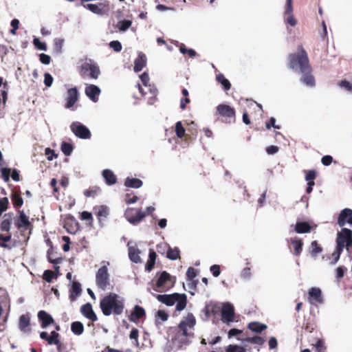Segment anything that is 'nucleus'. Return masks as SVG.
<instances>
[{"instance_id":"1","label":"nucleus","mask_w":352,"mask_h":352,"mask_svg":"<svg viewBox=\"0 0 352 352\" xmlns=\"http://www.w3.org/2000/svg\"><path fill=\"white\" fill-rule=\"evenodd\" d=\"M288 67L295 72L302 74L300 81L308 87L315 86V78L312 74L308 54L302 44L298 45L296 52L290 53L287 57Z\"/></svg>"},{"instance_id":"2","label":"nucleus","mask_w":352,"mask_h":352,"mask_svg":"<svg viewBox=\"0 0 352 352\" xmlns=\"http://www.w3.org/2000/svg\"><path fill=\"white\" fill-rule=\"evenodd\" d=\"M100 307L102 314L106 316L112 314L120 315L124 309V300L116 293H109L101 299Z\"/></svg>"},{"instance_id":"3","label":"nucleus","mask_w":352,"mask_h":352,"mask_svg":"<svg viewBox=\"0 0 352 352\" xmlns=\"http://www.w3.org/2000/svg\"><path fill=\"white\" fill-rule=\"evenodd\" d=\"M158 301L167 306H172L176 304V310L181 311L184 310L187 304V296L185 294L174 293L172 294H158L156 296Z\"/></svg>"},{"instance_id":"4","label":"nucleus","mask_w":352,"mask_h":352,"mask_svg":"<svg viewBox=\"0 0 352 352\" xmlns=\"http://www.w3.org/2000/svg\"><path fill=\"white\" fill-rule=\"evenodd\" d=\"M195 324L196 319L195 316L192 314H188L178 324V329L182 336L186 338H193V330Z\"/></svg>"},{"instance_id":"5","label":"nucleus","mask_w":352,"mask_h":352,"mask_svg":"<svg viewBox=\"0 0 352 352\" xmlns=\"http://www.w3.org/2000/svg\"><path fill=\"white\" fill-rule=\"evenodd\" d=\"M216 114L218 119H221L223 122L230 124L235 122V110L228 104H219L216 109Z\"/></svg>"},{"instance_id":"6","label":"nucleus","mask_w":352,"mask_h":352,"mask_svg":"<svg viewBox=\"0 0 352 352\" xmlns=\"http://www.w3.org/2000/svg\"><path fill=\"white\" fill-rule=\"evenodd\" d=\"M336 246L340 250L346 248L348 252H351L352 248V231L350 229L343 228L337 234Z\"/></svg>"},{"instance_id":"7","label":"nucleus","mask_w":352,"mask_h":352,"mask_svg":"<svg viewBox=\"0 0 352 352\" xmlns=\"http://www.w3.org/2000/svg\"><path fill=\"white\" fill-rule=\"evenodd\" d=\"M79 74L82 78L89 77L97 79L100 74V70L97 64L92 63L91 60H89V62H85L80 65Z\"/></svg>"},{"instance_id":"8","label":"nucleus","mask_w":352,"mask_h":352,"mask_svg":"<svg viewBox=\"0 0 352 352\" xmlns=\"http://www.w3.org/2000/svg\"><path fill=\"white\" fill-rule=\"evenodd\" d=\"M71 131L80 139H89L91 133L89 129L79 122H74L70 125Z\"/></svg>"},{"instance_id":"9","label":"nucleus","mask_w":352,"mask_h":352,"mask_svg":"<svg viewBox=\"0 0 352 352\" xmlns=\"http://www.w3.org/2000/svg\"><path fill=\"white\" fill-rule=\"evenodd\" d=\"M109 274L107 266L101 267L97 272L96 276V281L98 287L102 290H105L109 283Z\"/></svg>"},{"instance_id":"10","label":"nucleus","mask_w":352,"mask_h":352,"mask_svg":"<svg viewBox=\"0 0 352 352\" xmlns=\"http://www.w3.org/2000/svg\"><path fill=\"white\" fill-rule=\"evenodd\" d=\"M125 217L131 223L136 224L146 217V213L140 209L129 208L125 212Z\"/></svg>"},{"instance_id":"11","label":"nucleus","mask_w":352,"mask_h":352,"mask_svg":"<svg viewBox=\"0 0 352 352\" xmlns=\"http://www.w3.org/2000/svg\"><path fill=\"white\" fill-rule=\"evenodd\" d=\"M18 214L19 217L14 222L16 227L21 231L30 230V233L33 226L29 221V217L25 214L23 210H19Z\"/></svg>"},{"instance_id":"12","label":"nucleus","mask_w":352,"mask_h":352,"mask_svg":"<svg viewBox=\"0 0 352 352\" xmlns=\"http://www.w3.org/2000/svg\"><path fill=\"white\" fill-rule=\"evenodd\" d=\"M170 275L168 272L166 271L162 272L156 281L154 289L159 291L158 289L160 288H169L172 287L173 283L170 280Z\"/></svg>"},{"instance_id":"13","label":"nucleus","mask_w":352,"mask_h":352,"mask_svg":"<svg viewBox=\"0 0 352 352\" xmlns=\"http://www.w3.org/2000/svg\"><path fill=\"white\" fill-rule=\"evenodd\" d=\"M221 320L225 323H230L234 320V309L230 303L225 304L221 309Z\"/></svg>"},{"instance_id":"14","label":"nucleus","mask_w":352,"mask_h":352,"mask_svg":"<svg viewBox=\"0 0 352 352\" xmlns=\"http://www.w3.org/2000/svg\"><path fill=\"white\" fill-rule=\"evenodd\" d=\"M308 300L311 305L322 304L323 298L321 289L318 287L310 288L308 292Z\"/></svg>"},{"instance_id":"15","label":"nucleus","mask_w":352,"mask_h":352,"mask_svg":"<svg viewBox=\"0 0 352 352\" xmlns=\"http://www.w3.org/2000/svg\"><path fill=\"white\" fill-rule=\"evenodd\" d=\"M81 5L85 9L91 11V12H93L94 14H98V15L104 14L109 10L108 6L103 3H99L98 4L81 3Z\"/></svg>"},{"instance_id":"16","label":"nucleus","mask_w":352,"mask_h":352,"mask_svg":"<svg viewBox=\"0 0 352 352\" xmlns=\"http://www.w3.org/2000/svg\"><path fill=\"white\" fill-rule=\"evenodd\" d=\"M93 210L98 219L99 223L102 225V221H104L109 214V208L104 205L96 206L94 207Z\"/></svg>"},{"instance_id":"17","label":"nucleus","mask_w":352,"mask_h":352,"mask_svg":"<svg viewBox=\"0 0 352 352\" xmlns=\"http://www.w3.org/2000/svg\"><path fill=\"white\" fill-rule=\"evenodd\" d=\"M19 329L23 333H30L32 331L30 314L29 313L22 314L19 317Z\"/></svg>"},{"instance_id":"18","label":"nucleus","mask_w":352,"mask_h":352,"mask_svg":"<svg viewBox=\"0 0 352 352\" xmlns=\"http://www.w3.org/2000/svg\"><path fill=\"white\" fill-rule=\"evenodd\" d=\"M38 321L40 322L41 327L43 329H46L50 324L54 323V320L52 316L44 310H41L37 314Z\"/></svg>"},{"instance_id":"19","label":"nucleus","mask_w":352,"mask_h":352,"mask_svg":"<svg viewBox=\"0 0 352 352\" xmlns=\"http://www.w3.org/2000/svg\"><path fill=\"white\" fill-rule=\"evenodd\" d=\"M78 100V91L76 87L70 88L67 90L66 109L72 108Z\"/></svg>"},{"instance_id":"20","label":"nucleus","mask_w":352,"mask_h":352,"mask_svg":"<svg viewBox=\"0 0 352 352\" xmlns=\"http://www.w3.org/2000/svg\"><path fill=\"white\" fill-rule=\"evenodd\" d=\"M85 94L93 102H96L98 100V96L101 91L100 89L95 85H89L85 87Z\"/></svg>"},{"instance_id":"21","label":"nucleus","mask_w":352,"mask_h":352,"mask_svg":"<svg viewBox=\"0 0 352 352\" xmlns=\"http://www.w3.org/2000/svg\"><path fill=\"white\" fill-rule=\"evenodd\" d=\"M81 314L92 322L98 320L97 316L92 309V306L89 302H87L80 307Z\"/></svg>"},{"instance_id":"22","label":"nucleus","mask_w":352,"mask_h":352,"mask_svg":"<svg viewBox=\"0 0 352 352\" xmlns=\"http://www.w3.org/2000/svg\"><path fill=\"white\" fill-rule=\"evenodd\" d=\"M346 217H349V221H348V223L352 225V210L350 208H344L341 210L338 218V224L340 227L344 226V219Z\"/></svg>"},{"instance_id":"23","label":"nucleus","mask_w":352,"mask_h":352,"mask_svg":"<svg viewBox=\"0 0 352 352\" xmlns=\"http://www.w3.org/2000/svg\"><path fill=\"white\" fill-rule=\"evenodd\" d=\"M64 227L70 234H75L80 230L78 222L74 218L67 219L65 222Z\"/></svg>"},{"instance_id":"24","label":"nucleus","mask_w":352,"mask_h":352,"mask_svg":"<svg viewBox=\"0 0 352 352\" xmlns=\"http://www.w3.org/2000/svg\"><path fill=\"white\" fill-rule=\"evenodd\" d=\"M145 310L139 305H135L131 312L129 320L133 322H137L140 318L145 316Z\"/></svg>"},{"instance_id":"25","label":"nucleus","mask_w":352,"mask_h":352,"mask_svg":"<svg viewBox=\"0 0 352 352\" xmlns=\"http://www.w3.org/2000/svg\"><path fill=\"white\" fill-rule=\"evenodd\" d=\"M290 244L294 248V254L296 256L300 255L302 251L303 242L300 239H298L297 237L291 238L289 241Z\"/></svg>"},{"instance_id":"26","label":"nucleus","mask_w":352,"mask_h":352,"mask_svg":"<svg viewBox=\"0 0 352 352\" xmlns=\"http://www.w3.org/2000/svg\"><path fill=\"white\" fill-rule=\"evenodd\" d=\"M82 292L81 285L80 283L74 281L72 288L69 290V299L72 301L76 300L77 297L80 295Z\"/></svg>"},{"instance_id":"27","label":"nucleus","mask_w":352,"mask_h":352,"mask_svg":"<svg viewBox=\"0 0 352 352\" xmlns=\"http://www.w3.org/2000/svg\"><path fill=\"white\" fill-rule=\"evenodd\" d=\"M146 64V57L144 54H139L138 57L134 61V71L140 72Z\"/></svg>"},{"instance_id":"28","label":"nucleus","mask_w":352,"mask_h":352,"mask_svg":"<svg viewBox=\"0 0 352 352\" xmlns=\"http://www.w3.org/2000/svg\"><path fill=\"white\" fill-rule=\"evenodd\" d=\"M102 176L105 179L106 183L111 186L113 185L117 182V178L113 172L109 169H105L102 171Z\"/></svg>"},{"instance_id":"29","label":"nucleus","mask_w":352,"mask_h":352,"mask_svg":"<svg viewBox=\"0 0 352 352\" xmlns=\"http://www.w3.org/2000/svg\"><path fill=\"white\" fill-rule=\"evenodd\" d=\"M140 250L135 247H129V256L131 261L135 263H141V258L140 256Z\"/></svg>"},{"instance_id":"30","label":"nucleus","mask_w":352,"mask_h":352,"mask_svg":"<svg viewBox=\"0 0 352 352\" xmlns=\"http://www.w3.org/2000/svg\"><path fill=\"white\" fill-rule=\"evenodd\" d=\"M311 227L308 222H297L295 226V231L299 234L308 233L311 231Z\"/></svg>"},{"instance_id":"31","label":"nucleus","mask_w":352,"mask_h":352,"mask_svg":"<svg viewBox=\"0 0 352 352\" xmlns=\"http://www.w3.org/2000/svg\"><path fill=\"white\" fill-rule=\"evenodd\" d=\"M156 257H157V254H156L155 252L153 250L150 249L149 254H148V259L145 265L146 270H147L148 272H150L153 269L155 263Z\"/></svg>"},{"instance_id":"32","label":"nucleus","mask_w":352,"mask_h":352,"mask_svg":"<svg viewBox=\"0 0 352 352\" xmlns=\"http://www.w3.org/2000/svg\"><path fill=\"white\" fill-rule=\"evenodd\" d=\"M248 327L252 331L260 333L263 331L267 329V325L265 324H262L259 322H251L248 324Z\"/></svg>"},{"instance_id":"33","label":"nucleus","mask_w":352,"mask_h":352,"mask_svg":"<svg viewBox=\"0 0 352 352\" xmlns=\"http://www.w3.org/2000/svg\"><path fill=\"white\" fill-rule=\"evenodd\" d=\"M142 184V181L138 178L127 177L124 181V186L129 188H139Z\"/></svg>"},{"instance_id":"34","label":"nucleus","mask_w":352,"mask_h":352,"mask_svg":"<svg viewBox=\"0 0 352 352\" xmlns=\"http://www.w3.org/2000/svg\"><path fill=\"white\" fill-rule=\"evenodd\" d=\"M11 216L9 215V214H6L4 215V219L0 224V230L3 232H9L11 228Z\"/></svg>"},{"instance_id":"35","label":"nucleus","mask_w":352,"mask_h":352,"mask_svg":"<svg viewBox=\"0 0 352 352\" xmlns=\"http://www.w3.org/2000/svg\"><path fill=\"white\" fill-rule=\"evenodd\" d=\"M11 199L13 206L16 208H19L23 204V199L21 196V192L19 191H14L12 193Z\"/></svg>"},{"instance_id":"36","label":"nucleus","mask_w":352,"mask_h":352,"mask_svg":"<svg viewBox=\"0 0 352 352\" xmlns=\"http://www.w3.org/2000/svg\"><path fill=\"white\" fill-rule=\"evenodd\" d=\"M71 330L75 335L80 336L84 331V326L81 322H73L71 324Z\"/></svg>"},{"instance_id":"37","label":"nucleus","mask_w":352,"mask_h":352,"mask_svg":"<svg viewBox=\"0 0 352 352\" xmlns=\"http://www.w3.org/2000/svg\"><path fill=\"white\" fill-rule=\"evenodd\" d=\"M216 79L217 81L223 86L224 90L228 91L230 89L231 84L230 81L227 78H226L223 74H217L216 76Z\"/></svg>"},{"instance_id":"38","label":"nucleus","mask_w":352,"mask_h":352,"mask_svg":"<svg viewBox=\"0 0 352 352\" xmlns=\"http://www.w3.org/2000/svg\"><path fill=\"white\" fill-rule=\"evenodd\" d=\"M140 78L141 79V81L142 82L143 85L146 87H150L151 85H148V82H149V76L148 74V73L146 72H144L142 74H141L140 76ZM151 94L153 96H155L157 92V89L154 88L153 89H152L151 88H149Z\"/></svg>"},{"instance_id":"39","label":"nucleus","mask_w":352,"mask_h":352,"mask_svg":"<svg viewBox=\"0 0 352 352\" xmlns=\"http://www.w3.org/2000/svg\"><path fill=\"white\" fill-rule=\"evenodd\" d=\"M322 252V248L318 243L317 241H313L311 243L310 254L311 256L316 257Z\"/></svg>"},{"instance_id":"40","label":"nucleus","mask_w":352,"mask_h":352,"mask_svg":"<svg viewBox=\"0 0 352 352\" xmlns=\"http://www.w3.org/2000/svg\"><path fill=\"white\" fill-rule=\"evenodd\" d=\"M177 46L179 47V52L182 54H187L189 56V57H190V58H194L196 56V55H197L196 52L192 49H187L186 45L184 43H179L177 45Z\"/></svg>"},{"instance_id":"41","label":"nucleus","mask_w":352,"mask_h":352,"mask_svg":"<svg viewBox=\"0 0 352 352\" xmlns=\"http://www.w3.org/2000/svg\"><path fill=\"white\" fill-rule=\"evenodd\" d=\"M101 190L98 186H93L87 189L84 191V195L87 197H96L100 192Z\"/></svg>"},{"instance_id":"42","label":"nucleus","mask_w":352,"mask_h":352,"mask_svg":"<svg viewBox=\"0 0 352 352\" xmlns=\"http://www.w3.org/2000/svg\"><path fill=\"white\" fill-rule=\"evenodd\" d=\"M185 129L184 128L181 121H178L175 124V133L178 138H183L185 136Z\"/></svg>"},{"instance_id":"43","label":"nucleus","mask_w":352,"mask_h":352,"mask_svg":"<svg viewBox=\"0 0 352 352\" xmlns=\"http://www.w3.org/2000/svg\"><path fill=\"white\" fill-rule=\"evenodd\" d=\"M74 149V146L72 144L63 142L61 144V151L63 154L66 156H69Z\"/></svg>"},{"instance_id":"44","label":"nucleus","mask_w":352,"mask_h":352,"mask_svg":"<svg viewBox=\"0 0 352 352\" xmlns=\"http://www.w3.org/2000/svg\"><path fill=\"white\" fill-rule=\"evenodd\" d=\"M166 256L170 260H176L179 258V250L177 248L174 249L169 248Z\"/></svg>"},{"instance_id":"45","label":"nucleus","mask_w":352,"mask_h":352,"mask_svg":"<svg viewBox=\"0 0 352 352\" xmlns=\"http://www.w3.org/2000/svg\"><path fill=\"white\" fill-rule=\"evenodd\" d=\"M244 341L251 343V344H256L258 345H263L265 342V340L263 338L260 336H253V337H248L246 338Z\"/></svg>"},{"instance_id":"46","label":"nucleus","mask_w":352,"mask_h":352,"mask_svg":"<svg viewBox=\"0 0 352 352\" xmlns=\"http://www.w3.org/2000/svg\"><path fill=\"white\" fill-rule=\"evenodd\" d=\"M131 24H132V21L130 20H122V21H118V23L117 24V28L120 31L124 32V31L127 30L131 27Z\"/></svg>"},{"instance_id":"47","label":"nucleus","mask_w":352,"mask_h":352,"mask_svg":"<svg viewBox=\"0 0 352 352\" xmlns=\"http://www.w3.org/2000/svg\"><path fill=\"white\" fill-rule=\"evenodd\" d=\"M11 234L4 236L0 234V247L10 249L11 248L6 243L11 240Z\"/></svg>"},{"instance_id":"48","label":"nucleus","mask_w":352,"mask_h":352,"mask_svg":"<svg viewBox=\"0 0 352 352\" xmlns=\"http://www.w3.org/2000/svg\"><path fill=\"white\" fill-rule=\"evenodd\" d=\"M226 352H246V350L243 346L230 344L226 349Z\"/></svg>"},{"instance_id":"49","label":"nucleus","mask_w":352,"mask_h":352,"mask_svg":"<svg viewBox=\"0 0 352 352\" xmlns=\"http://www.w3.org/2000/svg\"><path fill=\"white\" fill-rule=\"evenodd\" d=\"M64 39L56 38L54 42V50L56 53H60L63 45Z\"/></svg>"},{"instance_id":"50","label":"nucleus","mask_w":352,"mask_h":352,"mask_svg":"<svg viewBox=\"0 0 352 352\" xmlns=\"http://www.w3.org/2000/svg\"><path fill=\"white\" fill-rule=\"evenodd\" d=\"M56 276V274L54 272L50 270H47L44 272L43 275V278L47 283H51L52 279Z\"/></svg>"},{"instance_id":"51","label":"nucleus","mask_w":352,"mask_h":352,"mask_svg":"<svg viewBox=\"0 0 352 352\" xmlns=\"http://www.w3.org/2000/svg\"><path fill=\"white\" fill-rule=\"evenodd\" d=\"M138 200V197L133 192L126 193L125 195V202L126 204H134Z\"/></svg>"},{"instance_id":"52","label":"nucleus","mask_w":352,"mask_h":352,"mask_svg":"<svg viewBox=\"0 0 352 352\" xmlns=\"http://www.w3.org/2000/svg\"><path fill=\"white\" fill-rule=\"evenodd\" d=\"M316 352H325L326 346L322 340L319 339L316 342V344L314 345Z\"/></svg>"},{"instance_id":"53","label":"nucleus","mask_w":352,"mask_h":352,"mask_svg":"<svg viewBox=\"0 0 352 352\" xmlns=\"http://www.w3.org/2000/svg\"><path fill=\"white\" fill-rule=\"evenodd\" d=\"M8 204L9 201L7 197H3L0 199V216L4 211L7 210Z\"/></svg>"},{"instance_id":"54","label":"nucleus","mask_w":352,"mask_h":352,"mask_svg":"<svg viewBox=\"0 0 352 352\" xmlns=\"http://www.w3.org/2000/svg\"><path fill=\"white\" fill-rule=\"evenodd\" d=\"M347 269L346 267L344 266H340L338 267L336 272V278L337 280H340L341 278H342L344 276V274L345 272H346Z\"/></svg>"},{"instance_id":"55","label":"nucleus","mask_w":352,"mask_h":352,"mask_svg":"<svg viewBox=\"0 0 352 352\" xmlns=\"http://www.w3.org/2000/svg\"><path fill=\"white\" fill-rule=\"evenodd\" d=\"M338 86H340L342 88H344L348 91L352 92V83L347 81L346 80H340L338 82Z\"/></svg>"},{"instance_id":"56","label":"nucleus","mask_w":352,"mask_h":352,"mask_svg":"<svg viewBox=\"0 0 352 352\" xmlns=\"http://www.w3.org/2000/svg\"><path fill=\"white\" fill-rule=\"evenodd\" d=\"M33 44L34 46L40 50L46 51L47 50V45L45 43H42L38 38H34L33 40Z\"/></svg>"},{"instance_id":"57","label":"nucleus","mask_w":352,"mask_h":352,"mask_svg":"<svg viewBox=\"0 0 352 352\" xmlns=\"http://www.w3.org/2000/svg\"><path fill=\"white\" fill-rule=\"evenodd\" d=\"M80 219H81V220L89 221V224L92 225L93 217H92V214L91 212H89L88 211L82 212L80 214Z\"/></svg>"},{"instance_id":"58","label":"nucleus","mask_w":352,"mask_h":352,"mask_svg":"<svg viewBox=\"0 0 352 352\" xmlns=\"http://www.w3.org/2000/svg\"><path fill=\"white\" fill-rule=\"evenodd\" d=\"M197 270L194 267H188L186 272V276L188 280H192V279H194L197 276Z\"/></svg>"},{"instance_id":"59","label":"nucleus","mask_w":352,"mask_h":352,"mask_svg":"<svg viewBox=\"0 0 352 352\" xmlns=\"http://www.w3.org/2000/svg\"><path fill=\"white\" fill-rule=\"evenodd\" d=\"M109 47L115 52H119L122 50V44L118 41H113L109 43Z\"/></svg>"},{"instance_id":"60","label":"nucleus","mask_w":352,"mask_h":352,"mask_svg":"<svg viewBox=\"0 0 352 352\" xmlns=\"http://www.w3.org/2000/svg\"><path fill=\"white\" fill-rule=\"evenodd\" d=\"M306 181H314L316 177V171L315 170H309L305 171Z\"/></svg>"},{"instance_id":"61","label":"nucleus","mask_w":352,"mask_h":352,"mask_svg":"<svg viewBox=\"0 0 352 352\" xmlns=\"http://www.w3.org/2000/svg\"><path fill=\"white\" fill-rule=\"evenodd\" d=\"M0 170L3 180L6 182H8L10 181V169L8 168H1Z\"/></svg>"},{"instance_id":"62","label":"nucleus","mask_w":352,"mask_h":352,"mask_svg":"<svg viewBox=\"0 0 352 352\" xmlns=\"http://www.w3.org/2000/svg\"><path fill=\"white\" fill-rule=\"evenodd\" d=\"M287 16L285 18V22L289 24L291 26L294 27L297 24V20L295 19L292 14H285Z\"/></svg>"},{"instance_id":"63","label":"nucleus","mask_w":352,"mask_h":352,"mask_svg":"<svg viewBox=\"0 0 352 352\" xmlns=\"http://www.w3.org/2000/svg\"><path fill=\"white\" fill-rule=\"evenodd\" d=\"M39 60L43 64L48 65L50 63L51 57L46 54L42 53L39 55Z\"/></svg>"},{"instance_id":"64","label":"nucleus","mask_w":352,"mask_h":352,"mask_svg":"<svg viewBox=\"0 0 352 352\" xmlns=\"http://www.w3.org/2000/svg\"><path fill=\"white\" fill-rule=\"evenodd\" d=\"M56 346L58 352H68L66 344L61 342L60 340H58Z\"/></svg>"}]
</instances>
